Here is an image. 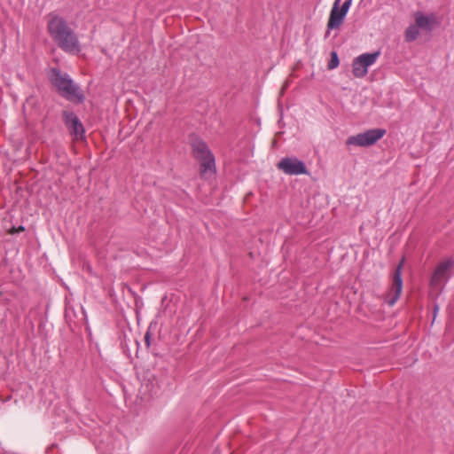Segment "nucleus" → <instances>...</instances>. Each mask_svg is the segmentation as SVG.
Wrapping results in <instances>:
<instances>
[{
  "instance_id": "15",
  "label": "nucleus",
  "mask_w": 454,
  "mask_h": 454,
  "mask_svg": "<svg viewBox=\"0 0 454 454\" xmlns=\"http://www.w3.org/2000/svg\"><path fill=\"white\" fill-rule=\"evenodd\" d=\"M24 231H25V227L23 225H20L17 229L13 228L12 233H19V232Z\"/></svg>"
},
{
  "instance_id": "2",
  "label": "nucleus",
  "mask_w": 454,
  "mask_h": 454,
  "mask_svg": "<svg viewBox=\"0 0 454 454\" xmlns=\"http://www.w3.org/2000/svg\"><path fill=\"white\" fill-rule=\"evenodd\" d=\"M47 78L57 92L66 100L82 104L85 95L81 86L71 76L59 67H51L47 71Z\"/></svg>"
},
{
  "instance_id": "3",
  "label": "nucleus",
  "mask_w": 454,
  "mask_h": 454,
  "mask_svg": "<svg viewBox=\"0 0 454 454\" xmlns=\"http://www.w3.org/2000/svg\"><path fill=\"white\" fill-rule=\"evenodd\" d=\"M414 22L411 23L404 31V40L407 43L416 41L421 33H431L440 26V20L434 12L424 13L417 11L413 13Z\"/></svg>"
},
{
  "instance_id": "13",
  "label": "nucleus",
  "mask_w": 454,
  "mask_h": 454,
  "mask_svg": "<svg viewBox=\"0 0 454 454\" xmlns=\"http://www.w3.org/2000/svg\"><path fill=\"white\" fill-rule=\"evenodd\" d=\"M94 444L96 446V448L102 451L104 454H113L115 450H116V442L115 440L114 441H111L108 442V440L106 442H105L104 439H100V440H95L94 441Z\"/></svg>"
},
{
  "instance_id": "16",
  "label": "nucleus",
  "mask_w": 454,
  "mask_h": 454,
  "mask_svg": "<svg viewBox=\"0 0 454 454\" xmlns=\"http://www.w3.org/2000/svg\"><path fill=\"white\" fill-rule=\"evenodd\" d=\"M438 310H439V306L437 304H435L434 306V320L435 319V317H436V314H437Z\"/></svg>"
},
{
  "instance_id": "17",
  "label": "nucleus",
  "mask_w": 454,
  "mask_h": 454,
  "mask_svg": "<svg viewBox=\"0 0 454 454\" xmlns=\"http://www.w3.org/2000/svg\"><path fill=\"white\" fill-rule=\"evenodd\" d=\"M287 87H288V82H286L285 83L284 87H283V90H285V89H286V88H287Z\"/></svg>"
},
{
  "instance_id": "8",
  "label": "nucleus",
  "mask_w": 454,
  "mask_h": 454,
  "mask_svg": "<svg viewBox=\"0 0 454 454\" xmlns=\"http://www.w3.org/2000/svg\"><path fill=\"white\" fill-rule=\"evenodd\" d=\"M278 169L290 176H297L307 173L303 161L295 157H285L278 163Z\"/></svg>"
},
{
  "instance_id": "12",
  "label": "nucleus",
  "mask_w": 454,
  "mask_h": 454,
  "mask_svg": "<svg viewBox=\"0 0 454 454\" xmlns=\"http://www.w3.org/2000/svg\"><path fill=\"white\" fill-rule=\"evenodd\" d=\"M200 163V174L206 176L207 173H215V160L214 155H210L204 159L198 160Z\"/></svg>"
},
{
  "instance_id": "4",
  "label": "nucleus",
  "mask_w": 454,
  "mask_h": 454,
  "mask_svg": "<svg viewBox=\"0 0 454 454\" xmlns=\"http://www.w3.org/2000/svg\"><path fill=\"white\" fill-rule=\"evenodd\" d=\"M386 132L385 129L380 128L367 129L364 132L348 137L346 145L348 146L368 147L375 145L385 136Z\"/></svg>"
},
{
  "instance_id": "11",
  "label": "nucleus",
  "mask_w": 454,
  "mask_h": 454,
  "mask_svg": "<svg viewBox=\"0 0 454 454\" xmlns=\"http://www.w3.org/2000/svg\"><path fill=\"white\" fill-rule=\"evenodd\" d=\"M192 148L193 155L197 160L204 159L213 154L208 149L207 145L200 138L192 139Z\"/></svg>"
},
{
  "instance_id": "10",
  "label": "nucleus",
  "mask_w": 454,
  "mask_h": 454,
  "mask_svg": "<svg viewBox=\"0 0 454 454\" xmlns=\"http://www.w3.org/2000/svg\"><path fill=\"white\" fill-rule=\"evenodd\" d=\"M402 267L403 262L395 268L392 273V288L395 292L394 295L387 301V303L392 306L399 299L402 289H403V278H402Z\"/></svg>"
},
{
  "instance_id": "9",
  "label": "nucleus",
  "mask_w": 454,
  "mask_h": 454,
  "mask_svg": "<svg viewBox=\"0 0 454 454\" xmlns=\"http://www.w3.org/2000/svg\"><path fill=\"white\" fill-rule=\"evenodd\" d=\"M62 118L66 127L72 135L75 136L76 138L83 137L85 129L80 119L74 112L63 111Z\"/></svg>"
},
{
  "instance_id": "6",
  "label": "nucleus",
  "mask_w": 454,
  "mask_h": 454,
  "mask_svg": "<svg viewBox=\"0 0 454 454\" xmlns=\"http://www.w3.org/2000/svg\"><path fill=\"white\" fill-rule=\"evenodd\" d=\"M380 55V51L367 52L355 58L352 63V73L356 78H363L368 73V67L372 66Z\"/></svg>"
},
{
  "instance_id": "5",
  "label": "nucleus",
  "mask_w": 454,
  "mask_h": 454,
  "mask_svg": "<svg viewBox=\"0 0 454 454\" xmlns=\"http://www.w3.org/2000/svg\"><path fill=\"white\" fill-rule=\"evenodd\" d=\"M454 267V259L448 257L441 261L434 269L430 279V285L434 288L442 290L451 278V270Z\"/></svg>"
},
{
  "instance_id": "14",
  "label": "nucleus",
  "mask_w": 454,
  "mask_h": 454,
  "mask_svg": "<svg viewBox=\"0 0 454 454\" xmlns=\"http://www.w3.org/2000/svg\"><path fill=\"white\" fill-rule=\"evenodd\" d=\"M340 60L338 54L335 51L331 53V59L328 63V69L332 70L336 68L339 66Z\"/></svg>"
},
{
  "instance_id": "7",
  "label": "nucleus",
  "mask_w": 454,
  "mask_h": 454,
  "mask_svg": "<svg viewBox=\"0 0 454 454\" xmlns=\"http://www.w3.org/2000/svg\"><path fill=\"white\" fill-rule=\"evenodd\" d=\"M340 0H335L330 12L327 22V28L329 30L338 28L341 25L352 4V0H345L340 8Z\"/></svg>"
},
{
  "instance_id": "18",
  "label": "nucleus",
  "mask_w": 454,
  "mask_h": 454,
  "mask_svg": "<svg viewBox=\"0 0 454 454\" xmlns=\"http://www.w3.org/2000/svg\"><path fill=\"white\" fill-rule=\"evenodd\" d=\"M214 454H219V451L215 450V451L214 452Z\"/></svg>"
},
{
  "instance_id": "1",
  "label": "nucleus",
  "mask_w": 454,
  "mask_h": 454,
  "mask_svg": "<svg viewBox=\"0 0 454 454\" xmlns=\"http://www.w3.org/2000/svg\"><path fill=\"white\" fill-rule=\"evenodd\" d=\"M47 32L56 45L67 53L79 52V38L67 20L61 15L51 12L47 16Z\"/></svg>"
}]
</instances>
